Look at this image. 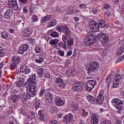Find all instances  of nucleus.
Segmentation results:
<instances>
[{
  "mask_svg": "<svg viewBox=\"0 0 124 124\" xmlns=\"http://www.w3.org/2000/svg\"><path fill=\"white\" fill-rule=\"evenodd\" d=\"M84 39L85 45L86 46H91L96 40V38L94 34L91 32H89Z\"/></svg>",
  "mask_w": 124,
  "mask_h": 124,
  "instance_id": "f257e3e1",
  "label": "nucleus"
},
{
  "mask_svg": "<svg viewBox=\"0 0 124 124\" xmlns=\"http://www.w3.org/2000/svg\"><path fill=\"white\" fill-rule=\"evenodd\" d=\"M27 87L26 93L27 96L30 98L35 96L37 93L36 85H28Z\"/></svg>",
  "mask_w": 124,
  "mask_h": 124,
  "instance_id": "f03ea898",
  "label": "nucleus"
},
{
  "mask_svg": "<svg viewBox=\"0 0 124 124\" xmlns=\"http://www.w3.org/2000/svg\"><path fill=\"white\" fill-rule=\"evenodd\" d=\"M113 106L116 108L122 110L124 108V101L117 98L113 99L111 101Z\"/></svg>",
  "mask_w": 124,
  "mask_h": 124,
  "instance_id": "7ed1b4c3",
  "label": "nucleus"
},
{
  "mask_svg": "<svg viewBox=\"0 0 124 124\" xmlns=\"http://www.w3.org/2000/svg\"><path fill=\"white\" fill-rule=\"evenodd\" d=\"M113 106L116 108L122 110L124 108V101L117 98L113 99L111 101Z\"/></svg>",
  "mask_w": 124,
  "mask_h": 124,
  "instance_id": "20e7f679",
  "label": "nucleus"
},
{
  "mask_svg": "<svg viewBox=\"0 0 124 124\" xmlns=\"http://www.w3.org/2000/svg\"><path fill=\"white\" fill-rule=\"evenodd\" d=\"M99 63L97 62H91L89 67L87 68V73L91 75V73L96 72L99 68Z\"/></svg>",
  "mask_w": 124,
  "mask_h": 124,
  "instance_id": "39448f33",
  "label": "nucleus"
},
{
  "mask_svg": "<svg viewBox=\"0 0 124 124\" xmlns=\"http://www.w3.org/2000/svg\"><path fill=\"white\" fill-rule=\"evenodd\" d=\"M57 30L60 32H62L68 36H69L71 34L70 31L67 25H62L58 26L57 27Z\"/></svg>",
  "mask_w": 124,
  "mask_h": 124,
  "instance_id": "423d86ee",
  "label": "nucleus"
},
{
  "mask_svg": "<svg viewBox=\"0 0 124 124\" xmlns=\"http://www.w3.org/2000/svg\"><path fill=\"white\" fill-rule=\"evenodd\" d=\"M96 36L101 40V42L102 44L106 43L109 39L108 35L106 33H103L102 32L98 34Z\"/></svg>",
  "mask_w": 124,
  "mask_h": 124,
  "instance_id": "0eeeda50",
  "label": "nucleus"
},
{
  "mask_svg": "<svg viewBox=\"0 0 124 124\" xmlns=\"http://www.w3.org/2000/svg\"><path fill=\"white\" fill-rule=\"evenodd\" d=\"M83 83L81 82H76L73 84V87L75 92H80L83 88Z\"/></svg>",
  "mask_w": 124,
  "mask_h": 124,
  "instance_id": "6e6552de",
  "label": "nucleus"
},
{
  "mask_svg": "<svg viewBox=\"0 0 124 124\" xmlns=\"http://www.w3.org/2000/svg\"><path fill=\"white\" fill-rule=\"evenodd\" d=\"M89 26L90 30L93 32H96L98 31L99 28L98 25H97V23L95 21H91L89 23Z\"/></svg>",
  "mask_w": 124,
  "mask_h": 124,
  "instance_id": "1a4fd4ad",
  "label": "nucleus"
},
{
  "mask_svg": "<svg viewBox=\"0 0 124 124\" xmlns=\"http://www.w3.org/2000/svg\"><path fill=\"white\" fill-rule=\"evenodd\" d=\"M20 57L17 55H15L12 57V62L10 66L12 68L16 67L20 63Z\"/></svg>",
  "mask_w": 124,
  "mask_h": 124,
  "instance_id": "9d476101",
  "label": "nucleus"
},
{
  "mask_svg": "<svg viewBox=\"0 0 124 124\" xmlns=\"http://www.w3.org/2000/svg\"><path fill=\"white\" fill-rule=\"evenodd\" d=\"M96 84V82L94 80H88L86 83L85 88L88 91H91L94 88Z\"/></svg>",
  "mask_w": 124,
  "mask_h": 124,
  "instance_id": "9b49d317",
  "label": "nucleus"
},
{
  "mask_svg": "<svg viewBox=\"0 0 124 124\" xmlns=\"http://www.w3.org/2000/svg\"><path fill=\"white\" fill-rule=\"evenodd\" d=\"M36 74H34L28 79L27 81L25 82V85H27L28 84H29V85L31 84L36 85Z\"/></svg>",
  "mask_w": 124,
  "mask_h": 124,
  "instance_id": "f8f14e48",
  "label": "nucleus"
},
{
  "mask_svg": "<svg viewBox=\"0 0 124 124\" xmlns=\"http://www.w3.org/2000/svg\"><path fill=\"white\" fill-rule=\"evenodd\" d=\"M28 45L27 44H22L20 46L18 51L19 54H22L25 51H26L28 48Z\"/></svg>",
  "mask_w": 124,
  "mask_h": 124,
  "instance_id": "ddd939ff",
  "label": "nucleus"
},
{
  "mask_svg": "<svg viewBox=\"0 0 124 124\" xmlns=\"http://www.w3.org/2000/svg\"><path fill=\"white\" fill-rule=\"evenodd\" d=\"M64 122L68 123H70L72 121L73 119V115L71 113L66 115L63 117Z\"/></svg>",
  "mask_w": 124,
  "mask_h": 124,
  "instance_id": "4468645a",
  "label": "nucleus"
},
{
  "mask_svg": "<svg viewBox=\"0 0 124 124\" xmlns=\"http://www.w3.org/2000/svg\"><path fill=\"white\" fill-rule=\"evenodd\" d=\"M13 11L11 9H7L4 13L5 18L8 19H10L13 15Z\"/></svg>",
  "mask_w": 124,
  "mask_h": 124,
  "instance_id": "2eb2a0df",
  "label": "nucleus"
},
{
  "mask_svg": "<svg viewBox=\"0 0 124 124\" xmlns=\"http://www.w3.org/2000/svg\"><path fill=\"white\" fill-rule=\"evenodd\" d=\"M9 5V8L13 11H15L14 13H16V12L18 11V6L17 2L10 4Z\"/></svg>",
  "mask_w": 124,
  "mask_h": 124,
  "instance_id": "dca6fc26",
  "label": "nucleus"
},
{
  "mask_svg": "<svg viewBox=\"0 0 124 124\" xmlns=\"http://www.w3.org/2000/svg\"><path fill=\"white\" fill-rule=\"evenodd\" d=\"M99 117L94 113L93 114L91 118L92 124H98Z\"/></svg>",
  "mask_w": 124,
  "mask_h": 124,
  "instance_id": "f3484780",
  "label": "nucleus"
},
{
  "mask_svg": "<svg viewBox=\"0 0 124 124\" xmlns=\"http://www.w3.org/2000/svg\"><path fill=\"white\" fill-rule=\"evenodd\" d=\"M55 102L57 106H60L64 104L65 101L62 99L61 98L58 97L55 99Z\"/></svg>",
  "mask_w": 124,
  "mask_h": 124,
  "instance_id": "a211bd4d",
  "label": "nucleus"
},
{
  "mask_svg": "<svg viewBox=\"0 0 124 124\" xmlns=\"http://www.w3.org/2000/svg\"><path fill=\"white\" fill-rule=\"evenodd\" d=\"M24 79L23 78H19L18 81H16V85L18 87L24 86Z\"/></svg>",
  "mask_w": 124,
  "mask_h": 124,
  "instance_id": "6ab92c4d",
  "label": "nucleus"
},
{
  "mask_svg": "<svg viewBox=\"0 0 124 124\" xmlns=\"http://www.w3.org/2000/svg\"><path fill=\"white\" fill-rule=\"evenodd\" d=\"M32 31L31 29H27L26 30L23 32V35L25 37H28L32 33Z\"/></svg>",
  "mask_w": 124,
  "mask_h": 124,
  "instance_id": "aec40b11",
  "label": "nucleus"
},
{
  "mask_svg": "<svg viewBox=\"0 0 124 124\" xmlns=\"http://www.w3.org/2000/svg\"><path fill=\"white\" fill-rule=\"evenodd\" d=\"M87 99L90 102L94 104H96V99L92 95L89 94L87 97Z\"/></svg>",
  "mask_w": 124,
  "mask_h": 124,
  "instance_id": "412c9836",
  "label": "nucleus"
},
{
  "mask_svg": "<svg viewBox=\"0 0 124 124\" xmlns=\"http://www.w3.org/2000/svg\"><path fill=\"white\" fill-rule=\"evenodd\" d=\"M52 18V16L51 15H46L42 18L41 23H43L46 21H49Z\"/></svg>",
  "mask_w": 124,
  "mask_h": 124,
  "instance_id": "4be33fe9",
  "label": "nucleus"
},
{
  "mask_svg": "<svg viewBox=\"0 0 124 124\" xmlns=\"http://www.w3.org/2000/svg\"><path fill=\"white\" fill-rule=\"evenodd\" d=\"M38 116L40 119L41 121H44V115L43 111L42 110H40L39 111Z\"/></svg>",
  "mask_w": 124,
  "mask_h": 124,
  "instance_id": "5701e85b",
  "label": "nucleus"
},
{
  "mask_svg": "<svg viewBox=\"0 0 124 124\" xmlns=\"http://www.w3.org/2000/svg\"><path fill=\"white\" fill-rule=\"evenodd\" d=\"M104 99V97H102L98 96L96 99V104L98 105L102 104L103 102Z\"/></svg>",
  "mask_w": 124,
  "mask_h": 124,
  "instance_id": "b1692460",
  "label": "nucleus"
},
{
  "mask_svg": "<svg viewBox=\"0 0 124 124\" xmlns=\"http://www.w3.org/2000/svg\"><path fill=\"white\" fill-rule=\"evenodd\" d=\"M46 98L48 102L50 104H51L53 100L52 94L50 93H48L47 94Z\"/></svg>",
  "mask_w": 124,
  "mask_h": 124,
  "instance_id": "393cba45",
  "label": "nucleus"
},
{
  "mask_svg": "<svg viewBox=\"0 0 124 124\" xmlns=\"http://www.w3.org/2000/svg\"><path fill=\"white\" fill-rule=\"evenodd\" d=\"M124 51V45L120 47L117 50V55L119 56L122 54Z\"/></svg>",
  "mask_w": 124,
  "mask_h": 124,
  "instance_id": "a878e982",
  "label": "nucleus"
},
{
  "mask_svg": "<svg viewBox=\"0 0 124 124\" xmlns=\"http://www.w3.org/2000/svg\"><path fill=\"white\" fill-rule=\"evenodd\" d=\"M44 71V69L42 68H39L37 70V74L40 78H42L43 77Z\"/></svg>",
  "mask_w": 124,
  "mask_h": 124,
  "instance_id": "bb28decb",
  "label": "nucleus"
},
{
  "mask_svg": "<svg viewBox=\"0 0 124 124\" xmlns=\"http://www.w3.org/2000/svg\"><path fill=\"white\" fill-rule=\"evenodd\" d=\"M106 23L104 21L101 20L99 21L98 25L99 28H103L106 26Z\"/></svg>",
  "mask_w": 124,
  "mask_h": 124,
  "instance_id": "cd10ccee",
  "label": "nucleus"
},
{
  "mask_svg": "<svg viewBox=\"0 0 124 124\" xmlns=\"http://www.w3.org/2000/svg\"><path fill=\"white\" fill-rule=\"evenodd\" d=\"M21 99H20V100L23 102H24L28 99H30L29 97L27 96L25 93H24L23 95V97H21Z\"/></svg>",
  "mask_w": 124,
  "mask_h": 124,
  "instance_id": "c85d7f7f",
  "label": "nucleus"
},
{
  "mask_svg": "<svg viewBox=\"0 0 124 124\" xmlns=\"http://www.w3.org/2000/svg\"><path fill=\"white\" fill-rule=\"evenodd\" d=\"M71 106L73 108L74 110L75 111H77L79 107L78 104L76 103H73L71 104Z\"/></svg>",
  "mask_w": 124,
  "mask_h": 124,
  "instance_id": "c756f323",
  "label": "nucleus"
},
{
  "mask_svg": "<svg viewBox=\"0 0 124 124\" xmlns=\"http://www.w3.org/2000/svg\"><path fill=\"white\" fill-rule=\"evenodd\" d=\"M48 27H52L56 24V21L55 20H53L48 23Z\"/></svg>",
  "mask_w": 124,
  "mask_h": 124,
  "instance_id": "7c9ffc66",
  "label": "nucleus"
},
{
  "mask_svg": "<svg viewBox=\"0 0 124 124\" xmlns=\"http://www.w3.org/2000/svg\"><path fill=\"white\" fill-rule=\"evenodd\" d=\"M59 41V40L58 39H55L53 40L50 41L49 42L50 44L52 45L55 46Z\"/></svg>",
  "mask_w": 124,
  "mask_h": 124,
  "instance_id": "2f4dec72",
  "label": "nucleus"
},
{
  "mask_svg": "<svg viewBox=\"0 0 124 124\" xmlns=\"http://www.w3.org/2000/svg\"><path fill=\"white\" fill-rule=\"evenodd\" d=\"M74 39L73 38H71L67 41L66 43L69 46H72L73 45L74 43Z\"/></svg>",
  "mask_w": 124,
  "mask_h": 124,
  "instance_id": "473e14b6",
  "label": "nucleus"
},
{
  "mask_svg": "<svg viewBox=\"0 0 124 124\" xmlns=\"http://www.w3.org/2000/svg\"><path fill=\"white\" fill-rule=\"evenodd\" d=\"M44 59L40 57H39L38 58H35V61L37 63H41L44 61Z\"/></svg>",
  "mask_w": 124,
  "mask_h": 124,
  "instance_id": "72a5a7b5",
  "label": "nucleus"
},
{
  "mask_svg": "<svg viewBox=\"0 0 124 124\" xmlns=\"http://www.w3.org/2000/svg\"><path fill=\"white\" fill-rule=\"evenodd\" d=\"M55 83L57 84L60 83L63 84V81L62 78L60 76H59L56 78V80H55Z\"/></svg>",
  "mask_w": 124,
  "mask_h": 124,
  "instance_id": "f704fd0d",
  "label": "nucleus"
},
{
  "mask_svg": "<svg viewBox=\"0 0 124 124\" xmlns=\"http://www.w3.org/2000/svg\"><path fill=\"white\" fill-rule=\"evenodd\" d=\"M65 34L63 35L62 36V39L64 42V47L66 48V43L67 41L68 40V37Z\"/></svg>",
  "mask_w": 124,
  "mask_h": 124,
  "instance_id": "c9c22d12",
  "label": "nucleus"
},
{
  "mask_svg": "<svg viewBox=\"0 0 124 124\" xmlns=\"http://www.w3.org/2000/svg\"><path fill=\"white\" fill-rule=\"evenodd\" d=\"M111 76L110 75H108L107 77L106 78V81L108 86L109 85V83L111 80Z\"/></svg>",
  "mask_w": 124,
  "mask_h": 124,
  "instance_id": "e433bc0d",
  "label": "nucleus"
},
{
  "mask_svg": "<svg viewBox=\"0 0 124 124\" xmlns=\"http://www.w3.org/2000/svg\"><path fill=\"white\" fill-rule=\"evenodd\" d=\"M81 110L82 111V113H81L82 116H87L88 115V113L85 109L83 108H81Z\"/></svg>",
  "mask_w": 124,
  "mask_h": 124,
  "instance_id": "4c0bfd02",
  "label": "nucleus"
},
{
  "mask_svg": "<svg viewBox=\"0 0 124 124\" xmlns=\"http://www.w3.org/2000/svg\"><path fill=\"white\" fill-rule=\"evenodd\" d=\"M27 68V66L25 65H23L20 69V71L21 73H23L24 72Z\"/></svg>",
  "mask_w": 124,
  "mask_h": 124,
  "instance_id": "58836bf2",
  "label": "nucleus"
},
{
  "mask_svg": "<svg viewBox=\"0 0 124 124\" xmlns=\"http://www.w3.org/2000/svg\"><path fill=\"white\" fill-rule=\"evenodd\" d=\"M93 13L94 14H95L97 12L100 11V10L98 8H94L92 9Z\"/></svg>",
  "mask_w": 124,
  "mask_h": 124,
  "instance_id": "ea45409f",
  "label": "nucleus"
},
{
  "mask_svg": "<svg viewBox=\"0 0 124 124\" xmlns=\"http://www.w3.org/2000/svg\"><path fill=\"white\" fill-rule=\"evenodd\" d=\"M121 77L120 75L117 74L114 77V79L117 81H119V80L121 79Z\"/></svg>",
  "mask_w": 124,
  "mask_h": 124,
  "instance_id": "a19ab883",
  "label": "nucleus"
},
{
  "mask_svg": "<svg viewBox=\"0 0 124 124\" xmlns=\"http://www.w3.org/2000/svg\"><path fill=\"white\" fill-rule=\"evenodd\" d=\"M51 36L53 37H57L59 36L57 32H53L50 35Z\"/></svg>",
  "mask_w": 124,
  "mask_h": 124,
  "instance_id": "79ce46f5",
  "label": "nucleus"
},
{
  "mask_svg": "<svg viewBox=\"0 0 124 124\" xmlns=\"http://www.w3.org/2000/svg\"><path fill=\"white\" fill-rule=\"evenodd\" d=\"M8 34L6 32H3L1 34V37L3 39L7 38L8 37Z\"/></svg>",
  "mask_w": 124,
  "mask_h": 124,
  "instance_id": "37998d69",
  "label": "nucleus"
},
{
  "mask_svg": "<svg viewBox=\"0 0 124 124\" xmlns=\"http://www.w3.org/2000/svg\"><path fill=\"white\" fill-rule=\"evenodd\" d=\"M111 122L109 120H106L104 121H102L101 124H110Z\"/></svg>",
  "mask_w": 124,
  "mask_h": 124,
  "instance_id": "c03bdc74",
  "label": "nucleus"
},
{
  "mask_svg": "<svg viewBox=\"0 0 124 124\" xmlns=\"http://www.w3.org/2000/svg\"><path fill=\"white\" fill-rule=\"evenodd\" d=\"M35 52L36 53H39L41 51V49L40 47L39 46H37L35 48Z\"/></svg>",
  "mask_w": 124,
  "mask_h": 124,
  "instance_id": "a18cd8bd",
  "label": "nucleus"
},
{
  "mask_svg": "<svg viewBox=\"0 0 124 124\" xmlns=\"http://www.w3.org/2000/svg\"><path fill=\"white\" fill-rule=\"evenodd\" d=\"M72 11L73 13H76L79 12L78 8L76 7H73L72 9Z\"/></svg>",
  "mask_w": 124,
  "mask_h": 124,
  "instance_id": "49530a36",
  "label": "nucleus"
},
{
  "mask_svg": "<svg viewBox=\"0 0 124 124\" xmlns=\"http://www.w3.org/2000/svg\"><path fill=\"white\" fill-rule=\"evenodd\" d=\"M58 45L62 47L64 49H65L67 48L66 43V48L64 47V42L63 43L62 42H60L58 43Z\"/></svg>",
  "mask_w": 124,
  "mask_h": 124,
  "instance_id": "de8ad7c7",
  "label": "nucleus"
},
{
  "mask_svg": "<svg viewBox=\"0 0 124 124\" xmlns=\"http://www.w3.org/2000/svg\"><path fill=\"white\" fill-rule=\"evenodd\" d=\"M104 91L103 90H101L100 92L99 95H98L101 97H103V95L104 94Z\"/></svg>",
  "mask_w": 124,
  "mask_h": 124,
  "instance_id": "09e8293b",
  "label": "nucleus"
},
{
  "mask_svg": "<svg viewBox=\"0 0 124 124\" xmlns=\"http://www.w3.org/2000/svg\"><path fill=\"white\" fill-rule=\"evenodd\" d=\"M104 14L108 16H111L112 15V14L108 10H106L104 13Z\"/></svg>",
  "mask_w": 124,
  "mask_h": 124,
  "instance_id": "8fccbe9b",
  "label": "nucleus"
},
{
  "mask_svg": "<svg viewBox=\"0 0 124 124\" xmlns=\"http://www.w3.org/2000/svg\"><path fill=\"white\" fill-rule=\"evenodd\" d=\"M58 54L60 56H63L64 55V52L60 50L58 51Z\"/></svg>",
  "mask_w": 124,
  "mask_h": 124,
  "instance_id": "3c124183",
  "label": "nucleus"
},
{
  "mask_svg": "<svg viewBox=\"0 0 124 124\" xmlns=\"http://www.w3.org/2000/svg\"><path fill=\"white\" fill-rule=\"evenodd\" d=\"M116 124H122L121 121L118 118H116L115 119Z\"/></svg>",
  "mask_w": 124,
  "mask_h": 124,
  "instance_id": "603ef678",
  "label": "nucleus"
},
{
  "mask_svg": "<svg viewBox=\"0 0 124 124\" xmlns=\"http://www.w3.org/2000/svg\"><path fill=\"white\" fill-rule=\"evenodd\" d=\"M31 70L30 69L27 67L24 72L25 74L26 75L28 74L30 72Z\"/></svg>",
  "mask_w": 124,
  "mask_h": 124,
  "instance_id": "864d4df0",
  "label": "nucleus"
},
{
  "mask_svg": "<svg viewBox=\"0 0 124 124\" xmlns=\"http://www.w3.org/2000/svg\"><path fill=\"white\" fill-rule=\"evenodd\" d=\"M0 56L1 57H3L5 53L3 51V48H0Z\"/></svg>",
  "mask_w": 124,
  "mask_h": 124,
  "instance_id": "5fc2aeb1",
  "label": "nucleus"
},
{
  "mask_svg": "<svg viewBox=\"0 0 124 124\" xmlns=\"http://www.w3.org/2000/svg\"><path fill=\"white\" fill-rule=\"evenodd\" d=\"M33 20L34 22H37L38 20V17L36 15H34L32 17Z\"/></svg>",
  "mask_w": 124,
  "mask_h": 124,
  "instance_id": "6e6d98bb",
  "label": "nucleus"
},
{
  "mask_svg": "<svg viewBox=\"0 0 124 124\" xmlns=\"http://www.w3.org/2000/svg\"><path fill=\"white\" fill-rule=\"evenodd\" d=\"M22 96L20 94H18L17 95H15L14 96V97H15L16 99L19 100L21 99V97Z\"/></svg>",
  "mask_w": 124,
  "mask_h": 124,
  "instance_id": "4d7b16f0",
  "label": "nucleus"
},
{
  "mask_svg": "<svg viewBox=\"0 0 124 124\" xmlns=\"http://www.w3.org/2000/svg\"><path fill=\"white\" fill-rule=\"evenodd\" d=\"M79 7L82 9L85 8L87 7L86 5L85 4H82L79 5Z\"/></svg>",
  "mask_w": 124,
  "mask_h": 124,
  "instance_id": "13d9d810",
  "label": "nucleus"
},
{
  "mask_svg": "<svg viewBox=\"0 0 124 124\" xmlns=\"http://www.w3.org/2000/svg\"><path fill=\"white\" fill-rule=\"evenodd\" d=\"M8 5L17 2L16 0H8Z\"/></svg>",
  "mask_w": 124,
  "mask_h": 124,
  "instance_id": "bf43d9fd",
  "label": "nucleus"
},
{
  "mask_svg": "<svg viewBox=\"0 0 124 124\" xmlns=\"http://www.w3.org/2000/svg\"><path fill=\"white\" fill-rule=\"evenodd\" d=\"M28 0H19V1L21 2L23 4H25L27 3L28 1Z\"/></svg>",
  "mask_w": 124,
  "mask_h": 124,
  "instance_id": "052dcab7",
  "label": "nucleus"
},
{
  "mask_svg": "<svg viewBox=\"0 0 124 124\" xmlns=\"http://www.w3.org/2000/svg\"><path fill=\"white\" fill-rule=\"evenodd\" d=\"M45 91V90L44 89H42L41 90V91L39 95L41 96L42 95Z\"/></svg>",
  "mask_w": 124,
  "mask_h": 124,
  "instance_id": "680f3d73",
  "label": "nucleus"
},
{
  "mask_svg": "<svg viewBox=\"0 0 124 124\" xmlns=\"http://www.w3.org/2000/svg\"><path fill=\"white\" fill-rule=\"evenodd\" d=\"M29 41L31 42V43L33 44L35 43V39L31 38L29 39Z\"/></svg>",
  "mask_w": 124,
  "mask_h": 124,
  "instance_id": "e2e57ef3",
  "label": "nucleus"
},
{
  "mask_svg": "<svg viewBox=\"0 0 124 124\" xmlns=\"http://www.w3.org/2000/svg\"><path fill=\"white\" fill-rule=\"evenodd\" d=\"M36 105L35 106V108H38L39 107V106L40 105V102H39V101H38V102H36Z\"/></svg>",
  "mask_w": 124,
  "mask_h": 124,
  "instance_id": "0e129e2a",
  "label": "nucleus"
},
{
  "mask_svg": "<svg viewBox=\"0 0 124 124\" xmlns=\"http://www.w3.org/2000/svg\"><path fill=\"white\" fill-rule=\"evenodd\" d=\"M113 88H116L118 87L119 85V84L117 83H113Z\"/></svg>",
  "mask_w": 124,
  "mask_h": 124,
  "instance_id": "69168bd1",
  "label": "nucleus"
},
{
  "mask_svg": "<svg viewBox=\"0 0 124 124\" xmlns=\"http://www.w3.org/2000/svg\"><path fill=\"white\" fill-rule=\"evenodd\" d=\"M109 6L108 4H106L104 5V7L105 9H107L109 8Z\"/></svg>",
  "mask_w": 124,
  "mask_h": 124,
  "instance_id": "338daca9",
  "label": "nucleus"
},
{
  "mask_svg": "<svg viewBox=\"0 0 124 124\" xmlns=\"http://www.w3.org/2000/svg\"><path fill=\"white\" fill-rule=\"evenodd\" d=\"M51 123L52 124H58V122L56 120H53L51 121Z\"/></svg>",
  "mask_w": 124,
  "mask_h": 124,
  "instance_id": "774afa93",
  "label": "nucleus"
}]
</instances>
